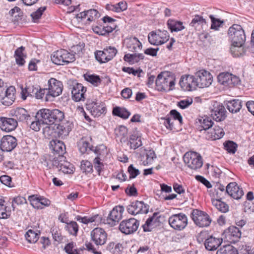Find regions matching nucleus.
Here are the masks:
<instances>
[{"mask_svg":"<svg viewBox=\"0 0 254 254\" xmlns=\"http://www.w3.org/2000/svg\"><path fill=\"white\" fill-rule=\"evenodd\" d=\"M124 207L123 206H117L110 212L108 217L106 220L105 223L111 226H114L122 218Z\"/></svg>","mask_w":254,"mask_h":254,"instance_id":"obj_15","label":"nucleus"},{"mask_svg":"<svg viewBox=\"0 0 254 254\" xmlns=\"http://www.w3.org/2000/svg\"><path fill=\"white\" fill-rule=\"evenodd\" d=\"M80 168L82 171L85 174L92 173L93 171L92 163L87 160L82 161L81 162Z\"/></svg>","mask_w":254,"mask_h":254,"instance_id":"obj_49","label":"nucleus"},{"mask_svg":"<svg viewBox=\"0 0 254 254\" xmlns=\"http://www.w3.org/2000/svg\"><path fill=\"white\" fill-rule=\"evenodd\" d=\"M0 181L3 184L10 188L13 187V185L12 184L11 178L8 176L3 175L0 177Z\"/></svg>","mask_w":254,"mask_h":254,"instance_id":"obj_61","label":"nucleus"},{"mask_svg":"<svg viewBox=\"0 0 254 254\" xmlns=\"http://www.w3.org/2000/svg\"><path fill=\"white\" fill-rule=\"evenodd\" d=\"M11 115L17 120L21 122L25 121L29 124L28 120H30V116L27 111L23 108H17L11 112Z\"/></svg>","mask_w":254,"mask_h":254,"instance_id":"obj_26","label":"nucleus"},{"mask_svg":"<svg viewBox=\"0 0 254 254\" xmlns=\"http://www.w3.org/2000/svg\"><path fill=\"white\" fill-rule=\"evenodd\" d=\"M98 217V215H94L91 217H88L87 216L82 217L80 216H77L76 217V220L80 221L84 224H87L88 223L94 222Z\"/></svg>","mask_w":254,"mask_h":254,"instance_id":"obj_57","label":"nucleus"},{"mask_svg":"<svg viewBox=\"0 0 254 254\" xmlns=\"http://www.w3.org/2000/svg\"><path fill=\"white\" fill-rule=\"evenodd\" d=\"M169 36L166 30L150 32L148 36L149 42L154 45H162L168 41Z\"/></svg>","mask_w":254,"mask_h":254,"instance_id":"obj_10","label":"nucleus"},{"mask_svg":"<svg viewBox=\"0 0 254 254\" xmlns=\"http://www.w3.org/2000/svg\"><path fill=\"white\" fill-rule=\"evenodd\" d=\"M59 170L64 174H71L73 172V167L70 163L64 160L63 164H61Z\"/></svg>","mask_w":254,"mask_h":254,"instance_id":"obj_51","label":"nucleus"},{"mask_svg":"<svg viewBox=\"0 0 254 254\" xmlns=\"http://www.w3.org/2000/svg\"><path fill=\"white\" fill-rule=\"evenodd\" d=\"M127 171L129 174V179L134 178L140 174L139 170L135 168L133 165L129 166Z\"/></svg>","mask_w":254,"mask_h":254,"instance_id":"obj_60","label":"nucleus"},{"mask_svg":"<svg viewBox=\"0 0 254 254\" xmlns=\"http://www.w3.org/2000/svg\"><path fill=\"white\" fill-rule=\"evenodd\" d=\"M99 16V13L97 10L91 9L77 14L76 18L80 21L87 17L85 24H89L91 21L95 20Z\"/></svg>","mask_w":254,"mask_h":254,"instance_id":"obj_23","label":"nucleus"},{"mask_svg":"<svg viewBox=\"0 0 254 254\" xmlns=\"http://www.w3.org/2000/svg\"><path fill=\"white\" fill-rule=\"evenodd\" d=\"M64 250L68 254H79L80 250L74 249V244L70 243L64 247Z\"/></svg>","mask_w":254,"mask_h":254,"instance_id":"obj_58","label":"nucleus"},{"mask_svg":"<svg viewBox=\"0 0 254 254\" xmlns=\"http://www.w3.org/2000/svg\"><path fill=\"white\" fill-rule=\"evenodd\" d=\"M198 122L200 124V130L209 129L213 125V122L210 117L207 116L201 117L198 119Z\"/></svg>","mask_w":254,"mask_h":254,"instance_id":"obj_35","label":"nucleus"},{"mask_svg":"<svg viewBox=\"0 0 254 254\" xmlns=\"http://www.w3.org/2000/svg\"><path fill=\"white\" fill-rule=\"evenodd\" d=\"M24 49L25 48L21 46L18 48L15 52L14 57L16 63L19 65H23L25 62L24 58L26 57V55L23 53Z\"/></svg>","mask_w":254,"mask_h":254,"instance_id":"obj_38","label":"nucleus"},{"mask_svg":"<svg viewBox=\"0 0 254 254\" xmlns=\"http://www.w3.org/2000/svg\"><path fill=\"white\" fill-rule=\"evenodd\" d=\"M64 113L58 110L42 109L38 111L36 118L40 119L42 124H53L56 122L62 121L64 118Z\"/></svg>","mask_w":254,"mask_h":254,"instance_id":"obj_1","label":"nucleus"},{"mask_svg":"<svg viewBox=\"0 0 254 254\" xmlns=\"http://www.w3.org/2000/svg\"><path fill=\"white\" fill-rule=\"evenodd\" d=\"M4 200L0 199V218H7L10 215V211L3 204Z\"/></svg>","mask_w":254,"mask_h":254,"instance_id":"obj_46","label":"nucleus"},{"mask_svg":"<svg viewBox=\"0 0 254 254\" xmlns=\"http://www.w3.org/2000/svg\"><path fill=\"white\" fill-rule=\"evenodd\" d=\"M46 9V6H43L39 7L36 11L32 12L31 14V16L32 20L34 22H37L38 20L41 18L43 12Z\"/></svg>","mask_w":254,"mask_h":254,"instance_id":"obj_53","label":"nucleus"},{"mask_svg":"<svg viewBox=\"0 0 254 254\" xmlns=\"http://www.w3.org/2000/svg\"><path fill=\"white\" fill-rule=\"evenodd\" d=\"M84 77L86 81L91 83L95 86H97L101 81L99 76L97 75L85 74L84 75Z\"/></svg>","mask_w":254,"mask_h":254,"instance_id":"obj_50","label":"nucleus"},{"mask_svg":"<svg viewBox=\"0 0 254 254\" xmlns=\"http://www.w3.org/2000/svg\"><path fill=\"white\" fill-rule=\"evenodd\" d=\"M228 236L234 242H236L241 237V232L240 229L236 226H232L228 228Z\"/></svg>","mask_w":254,"mask_h":254,"instance_id":"obj_34","label":"nucleus"},{"mask_svg":"<svg viewBox=\"0 0 254 254\" xmlns=\"http://www.w3.org/2000/svg\"><path fill=\"white\" fill-rule=\"evenodd\" d=\"M40 232H36L32 230H29L25 234L27 241L30 243H35L39 239Z\"/></svg>","mask_w":254,"mask_h":254,"instance_id":"obj_43","label":"nucleus"},{"mask_svg":"<svg viewBox=\"0 0 254 254\" xmlns=\"http://www.w3.org/2000/svg\"><path fill=\"white\" fill-rule=\"evenodd\" d=\"M230 51L233 57H238L243 55L245 53V50L243 47V45H240V44H233V43H232L230 48Z\"/></svg>","mask_w":254,"mask_h":254,"instance_id":"obj_41","label":"nucleus"},{"mask_svg":"<svg viewBox=\"0 0 254 254\" xmlns=\"http://www.w3.org/2000/svg\"><path fill=\"white\" fill-rule=\"evenodd\" d=\"M222 243V239L210 236L204 242V246L208 251H215Z\"/></svg>","mask_w":254,"mask_h":254,"instance_id":"obj_29","label":"nucleus"},{"mask_svg":"<svg viewBox=\"0 0 254 254\" xmlns=\"http://www.w3.org/2000/svg\"><path fill=\"white\" fill-rule=\"evenodd\" d=\"M127 48L129 51L131 52H137L142 48V44L139 42L137 38L134 37L129 40L127 44Z\"/></svg>","mask_w":254,"mask_h":254,"instance_id":"obj_40","label":"nucleus"},{"mask_svg":"<svg viewBox=\"0 0 254 254\" xmlns=\"http://www.w3.org/2000/svg\"><path fill=\"white\" fill-rule=\"evenodd\" d=\"M168 28L171 32H178L181 31L185 28L183 23L180 21H177L172 19H169L167 22Z\"/></svg>","mask_w":254,"mask_h":254,"instance_id":"obj_37","label":"nucleus"},{"mask_svg":"<svg viewBox=\"0 0 254 254\" xmlns=\"http://www.w3.org/2000/svg\"><path fill=\"white\" fill-rule=\"evenodd\" d=\"M228 110L232 113H236L240 111L242 108V101L238 99H234L229 101L227 103Z\"/></svg>","mask_w":254,"mask_h":254,"instance_id":"obj_33","label":"nucleus"},{"mask_svg":"<svg viewBox=\"0 0 254 254\" xmlns=\"http://www.w3.org/2000/svg\"><path fill=\"white\" fill-rule=\"evenodd\" d=\"M64 160L65 157L63 155H59L58 157L54 159L53 165L59 170L61 168V164H63Z\"/></svg>","mask_w":254,"mask_h":254,"instance_id":"obj_63","label":"nucleus"},{"mask_svg":"<svg viewBox=\"0 0 254 254\" xmlns=\"http://www.w3.org/2000/svg\"><path fill=\"white\" fill-rule=\"evenodd\" d=\"M226 192L236 199H240L244 194L242 188L238 186L236 182L230 183L227 186Z\"/></svg>","mask_w":254,"mask_h":254,"instance_id":"obj_22","label":"nucleus"},{"mask_svg":"<svg viewBox=\"0 0 254 254\" xmlns=\"http://www.w3.org/2000/svg\"><path fill=\"white\" fill-rule=\"evenodd\" d=\"M139 222L134 218H130L122 221L119 225V230L120 231L125 234L129 235L134 233L138 229Z\"/></svg>","mask_w":254,"mask_h":254,"instance_id":"obj_12","label":"nucleus"},{"mask_svg":"<svg viewBox=\"0 0 254 254\" xmlns=\"http://www.w3.org/2000/svg\"><path fill=\"white\" fill-rule=\"evenodd\" d=\"M113 114L124 119H127L130 115V112L126 108L119 107H116L113 109Z\"/></svg>","mask_w":254,"mask_h":254,"instance_id":"obj_42","label":"nucleus"},{"mask_svg":"<svg viewBox=\"0 0 254 254\" xmlns=\"http://www.w3.org/2000/svg\"><path fill=\"white\" fill-rule=\"evenodd\" d=\"M185 163L188 167L192 170L200 168L203 162L201 156L195 152H188L185 154L183 157Z\"/></svg>","mask_w":254,"mask_h":254,"instance_id":"obj_6","label":"nucleus"},{"mask_svg":"<svg viewBox=\"0 0 254 254\" xmlns=\"http://www.w3.org/2000/svg\"><path fill=\"white\" fill-rule=\"evenodd\" d=\"M15 98H11V97H8L4 95L3 94H0V103L4 105L9 106L12 104L15 101Z\"/></svg>","mask_w":254,"mask_h":254,"instance_id":"obj_56","label":"nucleus"},{"mask_svg":"<svg viewBox=\"0 0 254 254\" xmlns=\"http://www.w3.org/2000/svg\"><path fill=\"white\" fill-rule=\"evenodd\" d=\"M16 139L11 135L4 136L1 140L0 143V149L3 151H11L17 145Z\"/></svg>","mask_w":254,"mask_h":254,"instance_id":"obj_21","label":"nucleus"},{"mask_svg":"<svg viewBox=\"0 0 254 254\" xmlns=\"http://www.w3.org/2000/svg\"><path fill=\"white\" fill-rule=\"evenodd\" d=\"M28 200L33 207L37 209H43L44 207L49 206L51 203L49 199L38 195L29 196Z\"/></svg>","mask_w":254,"mask_h":254,"instance_id":"obj_19","label":"nucleus"},{"mask_svg":"<svg viewBox=\"0 0 254 254\" xmlns=\"http://www.w3.org/2000/svg\"><path fill=\"white\" fill-rule=\"evenodd\" d=\"M77 145L80 152L82 154L88 153L92 150V148L90 146L88 142L84 139H81L78 142Z\"/></svg>","mask_w":254,"mask_h":254,"instance_id":"obj_44","label":"nucleus"},{"mask_svg":"<svg viewBox=\"0 0 254 254\" xmlns=\"http://www.w3.org/2000/svg\"><path fill=\"white\" fill-rule=\"evenodd\" d=\"M169 223L173 229L182 230L187 226L188 218L185 214L182 213L174 214L169 217Z\"/></svg>","mask_w":254,"mask_h":254,"instance_id":"obj_9","label":"nucleus"},{"mask_svg":"<svg viewBox=\"0 0 254 254\" xmlns=\"http://www.w3.org/2000/svg\"><path fill=\"white\" fill-rule=\"evenodd\" d=\"M228 34L233 44L244 45L246 41V35L241 25H233L229 28Z\"/></svg>","mask_w":254,"mask_h":254,"instance_id":"obj_3","label":"nucleus"},{"mask_svg":"<svg viewBox=\"0 0 254 254\" xmlns=\"http://www.w3.org/2000/svg\"><path fill=\"white\" fill-rule=\"evenodd\" d=\"M205 23L206 20L202 16L195 15L192 19L191 22L190 23V25L195 27L197 25H203Z\"/></svg>","mask_w":254,"mask_h":254,"instance_id":"obj_54","label":"nucleus"},{"mask_svg":"<svg viewBox=\"0 0 254 254\" xmlns=\"http://www.w3.org/2000/svg\"><path fill=\"white\" fill-rule=\"evenodd\" d=\"M66 229L68 232L72 235L76 236L78 231V226L76 222L71 221L69 223H66Z\"/></svg>","mask_w":254,"mask_h":254,"instance_id":"obj_48","label":"nucleus"},{"mask_svg":"<svg viewBox=\"0 0 254 254\" xmlns=\"http://www.w3.org/2000/svg\"><path fill=\"white\" fill-rule=\"evenodd\" d=\"M169 117H171L173 119V121L178 120L180 124L182 123V117L180 113L176 110H172L170 111Z\"/></svg>","mask_w":254,"mask_h":254,"instance_id":"obj_59","label":"nucleus"},{"mask_svg":"<svg viewBox=\"0 0 254 254\" xmlns=\"http://www.w3.org/2000/svg\"><path fill=\"white\" fill-rule=\"evenodd\" d=\"M57 128L59 136L62 137L67 136L71 130L69 126L65 124H59Z\"/></svg>","mask_w":254,"mask_h":254,"instance_id":"obj_45","label":"nucleus"},{"mask_svg":"<svg viewBox=\"0 0 254 254\" xmlns=\"http://www.w3.org/2000/svg\"><path fill=\"white\" fill-rule=\"evenodd\" d=\"M209 17L211 20V28L212 29L218 30V28L224 23V21L223 20H221L219 19L215 18L214 16L212 15H210L209 16Z\"/></svg>","mask_w":254,"mask_h":254,"instance_id":"obj_55","label":"nucleus"},{"mask_svg":"<svg viewBox=\"0 0 254 254\" xmlns=\"http://www.w3.org/2000/svg\"><path fill=\"white\" fill-rule=\"evenodd\" d=\"M212 203L216 209L222 213H226L229 210L228 205L219 199H212Z\"/></svg>","mask_w":254,"mask_h":254,"instance_id":"obj_39","label":"nucleus"},{"mask_svg":"<svg viewBox=\"0 0 254 254\" xmlns=\"http://www.w3.org/2000/svg\"><path fill=\"white\" fill-rule=\"evenodd\" d=\"M92 240L96 245H103L107 240V234L102 228H96L90 233Z\"/></svg>","mask_w":254,"mask_h":254,"instance_id":"obj_18","label":"nucleus"},{"mask_svg":"<svg viewBox=\"0 0 254 254\" xmlns=\"http://www.w3.org/2000/svg\"><path fill=\"white\" fill-rule=\"evenodd\" d=\"M232 249V246L227 245L223 246L217 251L216 254H230V251Z\"/></svg>","mask_w":254,"mask_h":254,"instance_id":"obj_64","label":"nucleus"},{"mask_svg":"<svg viewBox=\"0 0 254 254\" xmlns=\"http://www.w3.org/2000/svg\"><path fill=\"white\" fill-rule=\"evenodd\" d=\"M17 126V121L13 118L0 117V128L2 130L10 132L14 130Z\"/></svg>","mask_w":254,"mask_h":254,"instance_id":"obj_24","label":"nucleus"},{"mask_svg":"<svg viewBox=\"0 0 254 254\" xmlns=\"http://www.w3.org/2000/svg\"><path fill=\"white\" fill-rule=\"evenodd\" d=\"M155 83L158 91H169L173 90L175 84V77L170 72H162L158 75Z\"/></svg>","mask_w":254,"mask_h":254,"instance_id":"obj_2","label":"nucleus"},{"mask_svg":"<svg viewBox=\"0 0 254 254\" xmlns=\"http://www.w3.org/2000/svg\"><path fill=\"white\" fill-rule=\"evenodd\" d=\"M116 137L118 138L121 142H125L127 139V129L123 126H120L115 129Z\"/></svg>","mask_w":254,"mask_h":254,"instance_id":"obj_32","label":"nucleus"},{"mask_svg":"<svg viewBox=\"0 0 254 254\" xmlns=\"http://www.w3.org/2000/svg\"><path fill=\"white\" fill-rule=\"evenodd\" d=\"M191 217L195 224L200 227H207L211 222L207 213L197 209L192 210Z\"/></svg>","mask_w":254,"mask_h":254,"instance_id":"obj_7","label":"nucleus"},{"mask_svg":"<svg viewBox=\"0 0 254 254\" xmlns=\"http://www.w3.org/2000/svg\"><path fill=\"white\" fill-rule=\"evenodd\" d=\"M141 137L136 133L131 134L129 137V141L127 142L131 149H135L142 145Z\"/></svg>","mask_w":254,"mask_h":254,"instance_id":"obj_31","label":"nucleus"},{"mask_svg":"<svg viewBox=\"0 0 254 254\" xmlns=\"http://www.w3.org/2000/svg\"><path fill=\"white\" fill-rule=\"evenodd\" d=\"M211 116L213 119L217 122L223 121L226 116V111L225 107L218 103H215L211 109Z\"/></svg>","mask_w":254,"mask_h":254,"instance_id":"obj_20","label":"nucleus"},{"mask_svg":"<svg viewBox=\"0 0 254 254\" xmlns=\"http://www.w3.org/2000/svg\"><path fill=\"white\" fill-rule=\"evenodd\" d=\"M50 148L58 155H63L65 152L64 142L58 139H53L50 142Z\"/></svg>","mask_w":254,"mask_h":254,"instance_id":"obj_28","label":"nucleus"},{"mask_svg":"<svg viewBox=\"0 0 254 254\" xmlns=\"http://www.w3.org/2000/svg\"><path fill=\"white\" fill-rule=\"evenodd\" d=\"M217 78L218 82L225 86L232 87L239 81L238 77L228 72L220 73Z\"/></svg>","mask_w":254,"mask_h":254,"instance_id":"obj_16","label":"nucleus"},{"mask_svg":"<svg viewBox=\"0 0 254 254\" xmlns=\"http://www.w3.org/2000/svg\"><path fill=\"white\" fill-rule=\"evenodd\" d=\"M74 55L64 49L58 50L51 56L52 62L58 65H64L74 61Z\"/></svg>","mask_w":254,"mask_h":254,"instance_id":"obj_5","label":"nucleus"},{"mask_svg":"<svg viewBox=\"0 0 254 254\" xmlns=\"http://www.w3.org/2000/svg\"><path fill=\"white\" fill-rule=\"evenodd\" d=\"M180 85L185 90L188 91H192L197 87L195 75H187L182 76L180 80Z\"/></svg>","mask_w":254,"mask_h":254,"instance_id":"obj_17","label":"nucleus"},{"mask_svg":"<svg viewBox=\"0 0 254 254\" xmlns=\"http://www.w3.org/2000/svg\"><path fill=\"white\" fill-rule=\"evenodd\" d=\"M195 75L198 87H207L211 84L213 81V77L209 71L204 69H201L196 72Z\"/></svg>","mask_w":254,"mask_h":254,"instance_id":"obj_11","label":"nucleus"},{"mask_svg":"<svg viewBox=\"0 0 254 254\" xmlns=\"http://www.w3.org/2000/svg\"><path fill=\"white\" fill-rule=\"evenodd\" d=\"M16 90L13 86H10L4 90V89H0V94H3L4 95L11 97V98L15 99Z\"/></svg>","mask_w":254,"mask_h":254,"instance_id":"obj_47","label":"nucleus"},{"mask_svg":"<svg viewBox=\"0 0 254 254\" xmlns=\"http://www.w3.org/2000/svg\"><path fill=\"white\" fill-rule=\"evenodd\" d=\"M128 212L133 215L139 213H147L149 210V205L143 201H135L131 203L127 207Z\"/></svg>","mask_w":254,"mask_h":254,"instance_id":"obj_14","label":"nucleus"},{"mask_svg":"<svg viewBox=\"0 0 254 254\" xmlns=\"http://www.w3.org/2000/svg\"><path fill=\"white\" fill-rule=\"evenodd\" d=\"M86 91V87L82 84L77 83L74 85L71 91L73 100L76 102L84 101L85 99L84 95Z\"/></svg>","mask_w":254,"mask_h":254,"instance_id":"obj_25","label":"nucleus"},{"mask_svg":"<svg viewBox=\"0 0 254 254\" xmlns=\"http://www.w3.org/2000/svg\"><path fill=\"white\" fill-rule=\"evenodd\" d=\"M224 148L230 153H235L236 151L237 145L232 141H227L224 143Z\"/></svg>","mask_w":254,"mask_h":254,"instance_id":"obj_52","label":"nucleus"},{"mask_svg":"<svg viewBox=\"0 0 254 254\" xmlns=\"http://www.w3.org/2000/svg\"><path fill=\"white\" fill-rule=\"evenodd\" d=\"M62 83L54 78L48 81V88L45 96L46 101H52L56 97L61 94L63 91Z\"/></svg>","mask_w":254,"mask_h":254,"instance_id":"obj_4","label":"nucleus"},{"mask_svg":"<svg viewBox=\"0 0 254 254\" xmlns=\"http://www.w3.org/2000/svg\"><path fill=\"white\" fill-rule=\"evenodd\" d=\"M225 133L222 128L219 126H215L214 127L208 131L206 137L208 139L216 140L222 138Z\"/></svg>","mask_w":254,"mask_h":254,"instance_id":"obj_30","label":"nucleus"},{"mask_svg":"<svg viewBox=\"0 0 254 254\" xmlns=\"http://www.w3.org/2000/svg\"><path fill=\"white\" fill-rule=\"evenodd\" d=\"M86 109L94 117H98L106 111L104 104L100 101L88 100L86 104Z\"/></svg>","mask_w":254,"mask_h":254,"instance_id":"obj_13","label":"nucleus"},{"mask_svg":"<svg viewBox=\"0 0 254 254\" xmlns=\"http://www.w3.org/2000/svg\"><path fill=\"white\" fill-rule=\"evenodd\" d=\"M192 103V99L181 100L178 102L177 105L182 109L188 108Z\"/></svg>","mask_w":254,"mask_h":254,"instance_id":"obj_62","label":"nucleus"},{"mask_svg":"<svg viewBox=\"0 0 254 254\" xmlns=\"http://www.w3.org/2000/svg\"><path fill=\"white\" fill-rule=\"evenodd\" d=\"M117 50L115 47L109 46L103 51L95 53L96 59L100 63H105L111 60L117 54Z\"/></svg>","mask_w":254,"mask_h":254,"instance_id":"obj_8","label":"nucleus"},{"mask_svg":"<svg viewBox=\"0 0 254 254\" xmlns=\"http://www.w3.org/2000/svg\"><path fill=\"white\" fill-rule=\"evenodd\" d=\"M144 56L142 54H126L124 57L125 61L131 64L138 62L140 60H143Z\"/></svg>","mask_w":254,"mask_h":254,"instance_id":"obj_36","label":"nucleus"},{"mask_svg":"<svg viewBox=\"0 0 254 254\" xmlns=\"http://www.w3.org/2000/svg\"><path fill=\"white\" fill-rule=\"evenodd\" d=\"M158 213H154L151 217L148 218L145 223L142 226L144 232H150L154 227H156L159 222L160 216H158Z\"/></svg>","mask_w":254,"mask_h":254,"instance_id":"obj_27","label":"nucleus"}]
</instances>
